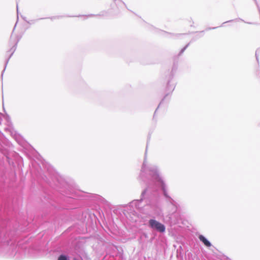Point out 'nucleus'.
Here are the masks:
<instances>
[{"mask_svg": "<svg viewBox=\"0 0 260 260\" xmlns=\"http://www.w3.org/2000/svg\"><path fill=\"white\" fill-rule=\"evenodd\" d=\"M138 179L141 183L143 182L148 187L152 188L155 186L160 185L164 196L172 203V202H174L168 193L167 186L160 175L157 167L155 165H148L145 159L143 163Z\"/></svg>", "mask_w": 260, "mask_h": 260, "instance_id": "obj_1", "label": "nucleus"}, {"mask_svg": "<svg viewBox=\"0 0 260 260\" xmlns=\"http://www.w3.org/2000/svg\"><path fill=\"white\" fill-rule=\"evenodd\" d=\"M175 85L174 84H171L170 81L168 82V83L167 84V89L168 91L172 92L174 90V89H175Z\"/></svg>", "mask_w": 260, "mask_h": 260, "instance_id": "obj_6", "label": "nucleus"}, {"mask_svg": "<svg viewBox=\"0 0 260 260\" xmlns=\"http://www.w3.org/2000/svg\"><path fill=\"white\" fill-rule=\"evenodd\" d=\"M149 226L152 229L160 233H164L166 230L165 226L155 219H151L149 220Z\"/></svg>", "mask_w": 260, "mask_h": 260, "instance_id": "obj_3", "label": "nucleus"}, {"mask_svg": "<svg viewBox=\"0 0 260 260\" xmlns=\"http://www.w3.org/2000/svg\"><path fill=\"white\" fill-rule=\"evenodd\" d=\"M58 260H68V257L64 255H61L59 256Z\"/></svg>", "mask_w": 260, "mask_h": 260, "instance_id": "obj_8", "label": "nucleus"}, {"mask_svg": "<svg viewBox=\"0 0 260 260\" xmlns=\"http://www.w3.org/2000/svg\"><path fill=\"white\" fill-rule=\"evenodd\" d=\"M147 192V189H144L141 193V198L140 200H135L129 203V206L132 207H135L136 209L139 210L142 213L146 214H149L152 212L154 211L157 207V203L156 202H152L150 204H147L144 207H142L140 206L144 197Z\"/></svg>", "mask_w": 260, "mask_h": 260, "instance_id": "obj_2", "label": "nucleus"}, {"mask_svg": "<svg viewBox=\"0 0 260 260\" xmlns=\"http://www.w3.org/2000/svg\"><path fill=\"white\" fill-rule=\"evenodd\" d=\"M189 44H187L185 46H184L180 51V53H179V55H181V54H182L184 51L186 49V48L188 47Z\"/></svg>", "mask_w": 260, "mask_h": 260, "instance_id": "obj_9", "label": "nucleus"}, {"mask_svg": "<svg viewBox=\"0 0 260 260\" xmlns=\"http://www.w3.org/2000/svg\"><path fill=\"white\" fill-rule=\"evenodd\" d=\"M18 41H19L18 40H14V42H13L14 45H13V46L8 51V52L10 53V56L8 58V59L6 61L5 68H6V67L7 66V64L8 63V61H9V60L10 58L12 56L13 54L14 53V52H15V50L16 49V46H17V43H18Z\"/></svg>", "mask_w": 260, "mask_h": 260, "instance_id": "obj_4", "label": "nucleus"}, {"mask_svg": "<svg viewBox=\"0 0 260 260\" xmlns=\"http://www.w3.org/2000/svg\"><path fill=\"white\" fill-rule=\"evenodd\" d=\"M18 6H17V10L18 11Z\"/></svg>", "mask_w": 260, "mask_h": 260, "instance_id": "obj_14", "label": "nucleus"}, {"mask_svg": "<svg viewBox=\"0 0 260 260\" xmlns=\"http://www.w3.org/2000/svg\"><path fill=\"white\" fill-rule=\"evenodd\" d=\"M199 239L206 246L210 247L211 246V244L210 241H208L203 235H199Z\"/></svg>", "mask_w": 260, "mask_h": 260, "instance_id": "obj_5", "label": "nucleus"}, {"mask_svg": "<svg viewBox=\"0 0 260 260\" xmlns=\"http://www.w3.org/2000/svg\"><path fill=\"white\" fill-rule=\"evenodd\" d=\"M260 54V49H258L255 52V56L257 60L258 61V55Z\"/></svg>", "mask_w": 260, "mask_h": 260, "instance_id": "obj_10", "label": "nucleus"}, {"mask_svg": "<svg viewBox=\"0 0 260 260\" xmlns=\"http://www.w3.org/2000/svg\"><path fill=\"white\" fill-rule=\"evenodd\" d=\"M93 15L91 14V15H88V16H86V17L87 18V17H88L92 16H93Z\"/></svg>", "mask_w": 260, "mask_h": 260, "instance_id": "obj_12", "label": "nucleus"}, {"mask_svg": "<svg viewBox=\"0 0 260 260\" xmlns=\"http://www.w3.org/2000/svg\"><path fill=\"white\" fill-rule=\"evenodd\" d=\"M114 2L116 5L119 6H121L122 5L125 6L124 3H123L121 0H114Z\"/></svg>", "mask_w": 260, "mask_h": 260, "instance_id": "obj_7", "label": "nucleus"}, {"mask_svg": "<svg viewBox=\"0 0 260 260\" xmlns=\"http://www.w3.org/2000/svg\"><path fill=\"white\" fill-rule=\"evenodd\" d=\"M4 70H3L2 75L3 74V72H4Z\"/></svg>", "mask_w": 260, "mask_h": 260, "instance_id": "obj_13", "label": "nucleus"}, {"mask_svg": "<svg viewBox=\"0 0 260 260\" xmlns=\"http://www.w3.org/2000/svg\"><path fill=\"white\" fill-rule=\"evenodd\" d=\"M16 140L20 144V138L19 137L16 136Z\"/></svg>", "mask_w": 260, "mask_h": 260, "instance_id": "obj_11", "label": "nucleus"}, {"mask_svg": "<svg viewBox=\"0 0 260 260\" xmlns=\"http://www.w3.org/2000/svg\"><path fill=\"white\" fill-rule=\"evenodd\" d=\"M74 260H76V259H74Z\"/></svg>", "mask_w": 260, "mask_h": 260, "instance_id": "obj_15", "label": "nucleus"}]
</instances>
